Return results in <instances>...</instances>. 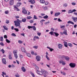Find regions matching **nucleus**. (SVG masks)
I'll use <instances>...</instances> for the list:
<instances>
[{
  "label": "nucleus",
  "instance_id": "c03bdc74",
  "mask_svg": "<svg viewBox=\"0 0 77 77\" xmlns=\"http://www.w3.org/2000/svg\"><path fill=\"white\" fill-rule=\"evenodd\" d=\"M18 43H19V44H23V41L21 40H19L18 41Z\"/></svg>",
  "mask_w": 77,
  "mask_h": 77
},
{
  "label": "nucleus",
  "instance_id": "7c9ffc66",
  "mask_svg": "<svg viewBox=\"0 0 77 77\" xmlns=\"http://www.w3.org/2000/svg\"><path fill=\"white\" fill-rule=\"evenodd\" d=\"M34 38L37 39H39V37L38 36H34Z\"/></svg>",
  "mask_w": 77,
  "mask_h": 77
},
{
  "label": "nucleus",
  "instance_id": "cd10ccee",
  "mask_svg": "<svg viewBox=\"0 0 77 77\" xmlns=\"http://www.w3.org/2000/svg\"><path fill=\"white\" fill-rule=\"evenodd\" d=\"M65 59H66V60H69V57H68L66 56Z\"/></svg>",
  "mask_w": 77,
  "mask_h": 77
},
{
  "label": "nucleus",
  "instance_id": "9d476101",
  "mask_svg": "<svg viewBox=\"0 0 77 77\" xmlns=\"http://www.w3.org/2000/svg\"><path fill=\"white\" fill-rule=\"evenodd\" d=\"M63 43L64 44L65 47L67 48L68 47V43H67V42L64 41L63 42Z\"/></svg>",
  "mask_w": 77,
  "mask_h": 77
},
{
  "label": "nucleus",
  "instance_id": "3c124183",
  "mask_svg": "<svg viewBox=\"0 0 77 77\" xmlns=\"http://www.w3.org/2000/svg\"><path fill=\"white\" fill-rule=\"evenodd\" d=\"M61 73L62 74H63V75H66V73L64 72H61Z\"/></svg>",
  "mask_w": 77,
  "mask_h": 77
},
{
  "label": "nucleus",
  "instance_id": "f704fd0d",
  "mask_svg": "<svg viewBox=\"0 0 77 77\" xmlns=\"http://www.w3.org/2000/svg\"><path fill=\"white\" fill-rule=\"evenodd\" d=\"M0 51H1V52H2V53L3 54H4V53H5V51L4 49H1L0 50Z\"/></svg>",
  "mask_w": 77,
  "mask_h": 77
},
{
  "label": "nucleus",
  "instance_id": "9b49d317",
  "mask_svg": "<svg viewBox=\"0 0 77 77\" xmlns=\"http://www.w3.org/2000/svg\"><path fill=\"white\" fill-rule=\"evenodd\" d=\"M59 63H62V65H65L66 63H65V61H62L60 60L59 61Z\"/></svg>",
  "mask_w": 77,
  "mask_h": 77
},
{
  "label": "nucleus",
  "instance_id": "dca6fc26",
  "mask_svg": "<svg viewBox=\"0 0 77 77\" xmlns=\"http://www.w3.org/2000/svg\"><path fill=\"white\" fill-rule=\"evenodd\" d=\"M2 63L4 64H6V59H5L3 58L2 59Z\"/></svg>",
  "mask_w": 77,
  "mask_h": 77
},
{
  "label": "nucleus",
  "instance_id": "c756f323",
  "mask_svg": "<svg viewBox=\"0 0 77 77\" xmlns=\"http://www.w3.org/2000/svg\"><path fill=\"white\" fill-rule=\"evenodd\" d=\"M54 32L53 31H51L49 33V34H50L51 35H54Z\"/></svg>",
  "mask_w": 77,
  "mask_h": 77
},
{
  "label": "nucleus",
  "instance_id": "f3484780",
  "mask_svg": "<svg viewBox=\"0 0 77 77\" xmlns=\"http://www.w3.org/2000/svg\"><path fill=\"white\" fill-rule=\"evenodd\" d=\"M22 22L23 23H25V22H26V18H24L23 19H22L21 21V23Z\"/></svg>",
  "mask_w": 77,
  "mask_h": 77
},
{
  "label": "nucleus",
  "instance_id": "e2e57ef3",
  "mask_svg": "<svg viewBox=\"0 0 77 77\" xmlns=\"http://www.w3.org/2000/svg\"><path fill=\"white\" fill-rule=\"evenodd\" d=\"M31 54H32L34 55L35 52L33 51H31Z\"/></svg>",
  "mask_w": 77,
  "mask_h": 77
},
{
  "label": "nucleus",
  "instance_id": "79ce46f5",
  "mask_svg": "<svg viewBox=\"0 0 77 77\" xmlns=\"http://www.w3.org/2000/svg\"><path fill=\"white\" fill-rule=\"evenodd\" d=\"M63 33L65 34L66 35H67V33H66V31H64L63 32Z\"/></svg>",
  "mask_w": 77,
  "mask_h": 77
},
{
  "label": "nucleus",
  "instance_id": "4be33fe9",
  "mask_svg": "<svg viewBox=\"0 0 77 77\" xmlns=\"http://www.w3.org/2000/svg\"><path fill=\"white\" fill-rule=\"evenodd\" d=\"M21 5V3L20 2H18L17 4V7H20V5Z\"/></svg>",
  "mask_w": 77,
  "mask_h": 77
},
{
  "label": "nucleus",
  "instance_id": "b1692460",
  "mask_svg": "<svg viewBox=\"0 0 77 77\" xmlns=\"http://www.w3.org/2000/svg\"><path fill=\"white\" fill-rule=\"evenodd\" d=\"M54 33L55 34V36H56V37H57V36H59V34H58V33L54 32Z\"/></svg>",
  "mask_w": 77,
  "mask_h": 77
},
{
  "label": "nucleus",
  "instance_id": "bf43d9fd",
  "mask_svg": "<svg viewBox=\"0 0 77 77\" xmlns=\"http://www.w3.org/2000/svg\"><path fill=\"white\" fill-rule=\"evenodd\" d=\"M58 21L59 22H62V21L61 20H60V18H58Z\"/></svg>",
  "mask_w": 77,
  "mask_h": 77
},
{
  "label": "nucleus",
  "instance_id": "bb28decb",
  "mask_svg": "<svg viewBox=\"0 0 77 77\" xmlns=\"http://www.w3.org/2000/svg\"><path fill=\"white\" fill-rule=\"evenodd\" d=\"M68 45L69 47H72V45L71 43H68Z\"/></svg>",
  "mask_w": 77,
  "mask_h": 77
},
{
  "label": "nucleus",
  "instance_id": "72a5a7b5",
  "mask_svg": "<svg viewBox=\"0 0 77 77\" xmlns=\"http://www.w3.org/2000/svg\"><path fill=\"white\" fill-rule=\"evenodd\" d=\"M27 56L28 57H31V55L30 54V53H27L26 54Z\"/></svg>",
  "mask_w": 77,
  "mask_h": 77
},
{
  "label": "nucleus",
  "instance_id": "39448f33",
  "mask_svg": "<svg viewBox=\"0 0 77 77\" xmlns=\"http://www.w3.org/2000/svg\"><path fill=\"white\" fill-rule=\"evenodd\" d=\"M22 12L24 14H27V11L26 10L25 8H23V11Z\"/></svg>",
  "mask_w": 77,
  "mask_h": 77
},
{
  "label": "nucleus",
  "instance_id": "603ef678",
  "mask_svg": "<svg viewBox=\"0 0 77 77\" xmlns=\"http://www.w3.org/2000/svg\"><path fill=\"white\" fill-rule=\"evenodd\" d=\"M14 30H16V32H18L19 31V30L17 28H14Z\"/></svg>",
  "mask_w": 77,
  "mask_h": 77
},
{
  "label": "nucleus",
  "instance_id": "0e129e2a",
  "mask_svg": "<svg viewBox=\"0 0 77 77\" xmlns=\"http://www.w3.org/2000/svg\"><path fill=\"white\" fill-rule=\"evenodd\" d=\"M72 5H76V3H75V2H72Z\"/></svg>",
  "mask_w": 77,
  "mask_h": 77
},
{
  "label": "nucleus",
  "instance_id": "4468645a",
  "mask_svg": "<svg viewBox=\"0 0 77 77\" xmlns=\"http://www.w3.org/2000/svg\"><path fill=\"white\" fill-rule=\"evenodd\" d=\"M67 23L68 24H72L73 25H74V23L72 21H71L70 20L69 21H68L67 22Z\"/></svg>",
  "mask_w": 77,
  "mask_h": 77
},
{
  "label": "nucleus",
  "instance_id": "4d7b16f0",
  "mask_svg": "<svg viewBox=\"0 0 77 77\" xmlns=\"http://www.w3.org/2000/svg\"><path fill=\"white\" fill-rule=\"evenodd\" d=\"M19 56H20V58H23V56L21 54H20Z\"/></svg>",
  "mask_w": 77,
  "mask_h": 77
},
{
  "label": "nucleus",
  "instance_id": "1a4fd4ad",
  "mask_svg": "<svg viewBox=\"0 0 77 77\" xmlns=\"http://www.w3.org/2000/svg\"><path fill=\"white\" fill-rule=\"evenodd\" d=\"M9 53L10 54H9L8 58L9 59L12 60V57H11V56H12V53H11V52H9Z\"/></svg>",
  "mask_w": 77,
  "mask_h": 77
},
{
  "label": "nucleus",
  "instance_id": "e433bc0d",
  "mask_svg": "<svg viewBox=\"0 0 77 77\" xmlns=\"http://www.w3.org/2000/svg\"><path fill=\"white\" fill-rule=\"evenodd\" d=\"M31 74L32 75V77H35V74H34V73L31 72Z\"/></svg>",
  "mask_w": 77,
  "mask_h": 77
},
{
  "label": "nucleus",
  "instance_id": "4c0bfd02",
  "mask_svg": "<svg viewBox=\"0 0 77 77\" xmlns=\"http://www.w3.org/2000/svg\"><path fill=\"white\" fill-rule=\"evenodd\" d=\"M27 19H28V20H30L31 19V18H32V17H31L30 16H27L26 18Z\"/></svg>",
  "mask_w": 77,
  "mask_h": 77
},
{
  "label": "nucleus",
  "instance_id": "412c9836",
  "mask_svg": "<svg viewBox=\"0 0 77 77\" xmlns=\"http://www.w3.org/2000/svg\"><path fill=\"white\" fill-rule=\"evenodd\" d=\"M40 3L42 4H44L45 3V1L44 0H40Z\"/></svg>",
  "mask_w": 77,
  "mask_h": 77
},
{
  "label": "nucleus",
  "instance_id": "20e7f679",
  "mask_svg": "<svg viewBox=\"0 0 77 77\" xmlns=\"http://www.w3.org/2000/svg\"><path fill=\"white\" fill-rule=\"evenodd\" d=\"M35 59H36L37 61H40L41 60V57L38 55H37L35 57Z\"/></svg>",
  "mask_w": 77,
  "mask_h": 77
},
{
  "label": "nucleus",
  "instance_id": "7ed1b4c3",
  "mask_svg": "<svg viewBox=\"0 0 77 77\" xmlns=\"http://www.w3.org/2000/svg\"><path fill=\"white\" fill-rule=\"evenodd\" d=\"M69 65L71 68H75V63H71L69 64Z\"/></svg>",
  "mask_w": 77,
  "mask_h": 77
},
{
  "label": "nucleus",
  "instance_id": "ea45409f",
  "mask_svg": "<svg viewBox=\"0 0 77 77\" xmlns=\"http://www.w3.org/2000/svg\"><path fill=\"white\" fill-rule=\"evenodd\" d=\"M45 5H49V2H46L45 3Z\"/></svg>",
  "mask_w": 77,
  "mask_h": 77
},
{
  "label": "nucleus",
  "instance_id": "de8ad7c7",
  "mask_svg": "<svg viewBox=\"0 0 77 77\" xmlns=\"http://www.w3.org/2000/svg\"><path fill=\"white\" fill-rule=\"evenodd\" d=\"M34 22V21H33V20H31L29 21V23H33Z\"/></svg>",
  "mask_w": 77,
  "mask_h": 77
},
{
  "label": "nucleus",
  "instance_id": "393cba45",
  "mask_svg": "<svg viewBox=\"0 0 77 77\" xmlns=\"http://www.w3.org/2000/svg\"><path fill=\"white\" fill-rule=\"evenodd\" d=\"M5 41L7 43H11V41L10 40H8V39H6Z\"/></svg>",
  "mask_w": 77,
  "mask_h": 77
},
{
  "label": "nucleus",
  "instance_id": "a878e982",
  "mask_svg": "<svg viewBox=\"0 0 77 77\" xmlns=\"http://www.w3.org/2000/svg\"><path fill=\"white\" fill-rule=\"evenodd\" d=\"M45 57L47 60H50V59L48 57V56H47V55L45 56Z\"/></svg>",
  "mask_w": 77,
  "mask_h": 77
},
{
  "label": "nucleus",
  "instance_id": "a18cd8bd",
  "mask_svg": "<svg viewBox=\"0 0 77 77\" xmlns=\"http://www.w3.org/2000/svg\"><path fill=\"white\" fill-rule=\"evenodd\" d=\"M34 18L35 20H37L38 19V18L35 15L34 16Z\"/></svg>",
  "mask_w": 77,
  "mask_h": 77
},
{
  "label": "nucleus",
  "instance_id": "69168bd1",
  "mask_svg": "<svg viewBox=\"0 0 77 77\" xmlns=\"http://www.w3.org/2000/svg\"><path fill=\"white\" fill-rule=\"evenodd\" d=\"M6 23H7V24H9V21L8 20H7Z\"/></svg>",
  "mask_w": 77,
  "mask_h": 77
},
{
  "label": "nucleus",
  "instance_id": "2eb2a0df",
  "mask_svg": "<svg viewBox=\"0 0 77 77\" xmlns=\"http://www.w3.org/2000/svg\"><path fill=\"white\" fill-rule=\"evenodd\" d=\"M60 15V13L59 12H57L55 13L54 16L55 17H56L57 16H58V15Z\"/></svg>",
  "mask_w": 77,
  "mask_h": 77
},
{
  "label": "nucleus",
  "instance_id": "423d86ee",
  "mask_svg": "<svg viewBox=\"0 0 77 77\" xmlns=\"http://www.w3.org/2000/svg\"><path fill=\"white\" fill-rule=\"evenodd\" d=\"M72 18L73 20V21L75 22V23H76L77 21V17H72Z\"/></svg>",
  "mask_w": 77,
  "mask_h": 77
},
{
  "label": "nucleus",
  "instance_id": "0eeeda50",
  "mask_svg": "<svg viewBox=\"0 0 77 77\" xmlns=\"http://www.w3.org/2000/svg\"><path fill=\"white\" fill-rule=\"evenodd\" d=\"M58 48L59 49H61V48H62L63 45L61 44H58Z\"/></svg>",
  "mask_w": 77,
  "mask_h": 77
},
{
  "label": "nucleus",
  "instance_id": "37998d69",
  "mask_svg": "<svg viewBox=\"0 0 77 77\" xmlns=\"http://www.w3.org/2000/svg\"><path fill=\"white\" fill-rule=\"evenodd\" d=\"M14 57L16 58V59H17L18 58V55H17V54H14Z\"/></svg>",
  "mask_w": 77,
  "mask_h": 77
},
{
  "label": "nucleus",
  "instance_id": "13d9d810",
  "mask_svg": "<svg viewBox=\"0 0 77 77\" xmlns=\"http://www.w3.org/2000/svg\"><path fill=\"white\" fill-rule=\"evenodd\" d=\"M0 45H2V46H3L4 45V44H3V43L2 42L0 43Z\"/></svg>",
  "mask_w": 77,
  "mask_h": 77
},
{
  "label": "nucleus",
  "instance_id": "052dcab7",
  "mask_svg": "<svg viewBox=\"0 0 77 77\" xmlns=\"http://www.w3.org/2000/svg\"><path fill=\"white\" fill-rule=\"evenodd\" d=\"M4 38H8V36H7V35H4Z\"/></svg>",
  "mask_w": 77,
  "mask_h": 77
},
{
  "label": "nucleus",
  "instance_id": "5701e85b",
  "mask_svg": "<svg viewBox=\"0 0 77 77\" xmlns=\"http://www.w3.org/2000/svg\"><path fill=\"white\" fill-rule=\"evenodd\" d=\"M43 18L44 19H47V18H48V16L47 15H46L45 16H44Z\"/></svg>",
  "mask_w": 77,
  "mask_h": 77
},
{
  "label": "nucleus",
  "instance_id": "5fc2aeb1",
  "mask_svg": "<svg viewBox=\"0 0 77 77\" xmlns=\"http://www.w3.org/2000/svg\"><path fill=\"white\" fill-rule=\"evenodd\" d=\"M49 23H50V22H45V25H47V24H49Z\"/></svg>",
  "mask_w": 77,
  "mask_h": 77
},
{
  "label": "nucleus",
  "instance_id": "6e6552de",
  "mask_svg": "<svg viewBox=\"0 0 77 77\" xmlns=\"http://www.w3.org/2000/svg\"><path fill=\"white\" fill-rule=\"evenodd\" d=\"M29 2H30L31 4H33L35 3V0H28Z\"/></svg>",
  "mask_w": 77,
  "mask_h": 77
},
{
  "label": "nucleus",
  "instance_id": "ddd939ff",
  "mask_svg": "<svg viewBox=\"0 0 77 77\" xmlns=\"http://www.w3.org/2000/svg\"><path fill=\"white\" fill-rule=\"evenodd\" d=\"M21 50L23 52H24V53L26 51V49H25L23 47H22L21 48Z\"/></svg>",
  "mask_w": 77,
  "mask_h": 77
},
{
  "label": "nucleus",
  "instance_id": "6e6d98bb",
  "mask_svg": "<svg viewBox=\"0 0 77 77\" xmlns=\"http://www.w3.org/2000/svg\"><path fill=\"white\" fill-rule=\"evenodd\" d=\"M43 21H45V20H40V23H42V22H43Z\"/></svg>",
  "mask_w": 77,
  "mask_h": 77
},
{
  "label": "nucleus",
  "instance_id": "f8f14e48",
  "mask_svg": "<svg viewBox=\"0 0 77 77\" xmlns=\"http://www.w3.org/2000/svg\"><path fill=\"white\" fill-rule=\"evenodd\" d=\"M14 1L13 0H11L9 3V4L10 5H14Z\"/></svg>",
  "mask_w": 77,
  "mask_h": 77
},
{
  "label": "nucleus",
  "instance_id": "aec40b11",
  "mask_svg": "<svg viewBox=\"0 0 77 77\" xmlns=\"http://www.w3.org/2000/svg\"><path fill=\"white\" fill-rule=\"evenodd\" d=\"M3 27L4 29V30H8V29L6 27V26H3Z\"/></svg>",
  "mask_w": 77,
  "mask_h": 77
},
{
  "label": "nucleus",
  "instance_id": "338daca9",
  "mask_svg": "<svg viewBox=\"0 0 77 77\" xmlns=\"http://www.w3.org/2000/svg\"><path fill=\"white\" fill-rule=\"evenodd\" d=\"M15 75L16 77H20V76L18 74H17L16 75Z\"/></svg>",
  "mask_w": 77,
  "mask_h": 77
},
{
  "label": "nucleus",
  "instance_id": "6ab92c4d",
  "mask_svg": "<svg viewBox=\"0 0 77 77\" xmlns=\"http://www.w3.org/2000/svg\"><path fill=\"white\" fill-rule=\"evenodd\" d=\"M23 72H26V69L24 68V67H23L21 68Z\"/></svg>",
  "mask_w": 77,
  "mask_h": 77
},
{
  "label": "nucleus",
  "instance_id": "58836bf2",
  "mask_svg": "<svg viewBox=\"0 0 77 77\" xmlns=\"http://www.w3.org/2000/svg\"><path fill=\"white\" fill-rule=\"evenodd\" d=\"M9 11H5V14H9Z\"/></svg>",
  "mask_w": 77,
  "mask_h": 77
},
{
  "label": "nucleus",
  "instance_id": "680f3d73",
  "mask_svg": "<svg viewBox=\"0 0 77 77\" xmlns=\"http://www.w3.org/2000/svg\"><path fill=\"white\" fill-rule=\"evenodd\" d=\"M2 74L3 75H6V73L5 72H2Z\"/></svg>",
  "mask_w": 77,
  "mask_h": 77
},
{
  "label": "nucleus",
  "instance_id": "a211bd4d",
  "mask_svg": "<svg viewBox=\"0 0 77 77\" xmlns=\"http://www.w3.org/2000/svg\"><path fill=\"white\" fill-rule=\"evenodd\" d=\"M47 48L48 49H49L51 51H53L54 50V49L52 48H51L50 47H47Z\"/></svg>",
  "mask_w": 77,
  "mask_h": 77
},
{
  "label": "nucleus",
  "instance_id": "774afa93",
  "mask_svg": "<svg viewBox=\"0 0 77 77\" xmlns=\"http://www.w3.org/2000/svg\"><path fill=\"white\" fill-rule=\"evenodd\" d=\"M44 10H47V7H44Z\"/></svg>",
  "mask_w": 77,
  "mask_h": 77
},
{
  "label": "nucleus",
  "instance_id": "f257e3e1",
  "mask_svg": "<svg viewBox=\"0 0 77 77\" xmlns=\"http://www.w3.org/2000/svg\"><path fill=\"white\" fill-rule=\"evenodd\" d=\"M21 20H20L19 19H17L16 21H14V23H15V26L16 27L19 26L18 28L21 29V26H20V23H21Z\"/></svg>",
  "mask_w": 77,
  "mask_h": 77
},
{
  "label": "nucleus",
  "instance_id": "c85d7f7f",
  "mask_svg": "<svg viewBox=\"0 0 77 77\" xmlns=\"http://www.w3.org/2000/svg\"><path fill=\"white\" fill-rule=\"evenodd\" d=\"M63 7H65L66 8V7H67L68 6V4L67 3H65L63 5Z\"/></svg>",
  "mask_w": 77,
  "mask_h": 77
},
{
  "label": "nucleus",
  "instance_id": "864d4df0",
  "mask_svg": "<svg viewBox=\"0 0 77 77\" xmlns=\"http://www.w3.org/2000/svg\"><path fill=\"white\" fill-rule=\"evenodd\" d=\"M11 35L12 36H14V37L16 36V35H15V33H12L11 34Z\"/></svg>",
  "mask_w": 77,
  "mask_h": 77
},
{
  "label": "nucleus",
  "instance_id": "c9c22d12",
  "mask_svg": "<svg viewBox=\"0 0 77 77\" xmlns=\"http://www.w3.org/2000/svg\"><path fill=\"white\" fill-rule=\"evenodd\" d=\"M0 41L2 42H3L4 41L3 37H0Z\"/></svg>",
  "mask_w": 77,
  "mask_h": 77
},
{
  "label": "nucleus",
  "instance_id": "8fccbe9b",
  "mask_svg": "<svg viewBox=\"0 0 77 77\" xmlns=\"http://www.w3.org/2000/svg\"><path fill=\"white\" fill-rule=\"evenodd\" d=\"M37 34L38 36H41V32H37Z\"/></svg>",
  "mask_w": 77,
  "mask_h": 77
},
{
  "label": "nucleus",
  "instance_id": "473e14b6",
  "mask_svg": "<svg viewBox=\"0 0 77 77\" xmlns=\"http://www.w3.org/2000/svg\"><path fill=\"white\" fill-rule=\"evenodd\" d=\"M32 28L34 30H36V27L35 26H32Z\"/></svg>",
  "mask_w": 77,
  "mask_h": 77
},
{
  "label": "nucleus",
  "instance_id": "a19ab883",
  "mask_svg": "<svg viewBox=\"0 0 77 77\" xmlns=\"http://www.w3.org/2000/svg\"><path fill=\"white\" fill-rule=\"evenodd\" d=\"M17 50H15L13 51V53L14 54H17Z\"/></svg>",
  "mask_w": 77,
  "mask_h": 77
},
{
  "label": "nucleus",
  "instance_id": "f03ea898",
  "mask_svg": "<svg viewBox=\"0 0 77 77\" xmlns=\"http://www.w3.org/2000/svg\"><path fill=\"white\" fill-rule=\"evenodd\" d=\"M47 72L46 71H45L44 70H42L41 72L37 70V73L39 75H44V77H46L47 75L46 74H47Z\"/></svg>",
  "mask_w": 77,
  "mask_h": 77
},
{
  "label": "nucleus",
  "instance_id": "2f4dec72",
  "mask_svg": "<svg viewBox=\"0 0 77 77\" xmlns=\"http://www.w3.org/2000/svg\"><path fill=\"white\" fill-rule=\"evenodd\" d=\"M72 10H69L68 12V14H71V13H72Z\"/></svg>",
  "mask_w": 77,
  "mask_h": 77
},
{
  "label": "nucleus",
  "instance_id": "09e8293b",
  "mask_svg": "<svg viewBox=\"0 0 77 77\" xmlns=\"http://www.w3.org/2000/svg\"><path fill=\"white\" fill-rule=\"evenodd\" d=\"M27 28L28 29H32V26H27Z\"/></svg>",
  "mask_w": 77,
  "mask_h": 77
},
{
  "label": "nucleus",
  "instance_id": "49530a36",
  "mask_svg": "<svg viewBox=\"0 0 77 77\" xmlns=\"http://www.w3.org/2000/svg\"><path fill=\"white\" fill-rule=\"evenodd\" d=\"M38 46H34L33 47V48H35V49H37L38 48Z\"/></svg>",
  "mask_w": 77,
  "mask_h": 77
}]
</instances>
